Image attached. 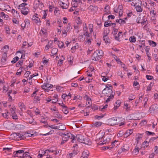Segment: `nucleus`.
I'll use <instances>...</instances> for the list:
<instances>
[{
	"mask_svg": "<svg viewBox=\"0 0 158 158\" xmlns=\"http://www.w3.org/2000/svg\"><path fill=\"white\" fill-rule=\"evenodd\" d=\"M52 43H53V41H49L48 42V44H47L49 47H50V48H52L53 47L52 46Z\"/></svg>",
	"mask_w": 158,
	"mask_h": 158,
	"instance_id": "nucleus-62",
	"label": "nucleus"
},
{
	"mask_svg": "<svg viewBox=\"0 0 158 158\" xmlns=\"http://www.w3.org/2000/svg\"><path fill=\"white\" fill-rule=\"evenodd\" d=\"M13 22L14 23L18 24H19V22L15 18H14L12 20Z\"/></svg>",
	"mask_w": 158,
	"mask_h": 158,
	"instance_id": "nucleus-61",
	"label": "nucleus"
},
{
	"mask_svg": "<svg viewBox=\"0 0 158 158\" xmlns=\"http://www.w3.org/2000/svg\"><path fill=\"white\" fill-rule=\"evenodd\" d=\"M21 11L22 14L24 15H27L28 12L29 11V10L28 8L23 7L21 8Z\"/></svg>",
	"mask_w": 158,
	"mask_h": 158,
	"instance_id": "nucleus-15",
	"label": "nucleus"
},
{
	"mask_svg": "<svg viewBox=\"0 0 158 158\" xmlns=\"http://www.w3.org/2000/svg\"><path fill=\"white\" fill-rule=\"evenodd\" d=\"M62 111L64 112V113L65 114H67L69 112V111L68 110L67 107L63 108L62 109Z\"/></svg>",
	"mask_w": 158,
	"mask_h": 158,
	"instance_id": "nucleus-59",
	"label": "nucleus"
},
{
	"mask_svg": "<svg viewBox=\"0 0 158 158\" xmlns=\"http://www.w3.org/2000/svg\"><path fill=\"white\" fill-rule=\"evenodd\" d=\"M133 132L132 129L128 130L126 131L124 134V136L126 137H127Z\"/></svg>",
	"mask_w": 158,
	"mask_h": 158,
	"instance_id": "nucleus-22",
	"label": "nucleus"
},
{
	"mask_svg": "<svg viewBox=\"0 0 158 158\" xmlns=\"http://www.w3.org/2000/svg\"><path fill=\"white\" fill-rule=\"evenodd\" d=\"M24 151L23 150H19L14 152V157H18L20 158H22L23 153L24 152Z\"/></svg>",
	"mask_w": 158,
	"mask_h": 158,
	"instance_id": "nucleus-11",
	"label": "nucleus"
},
{
	"mask_svg": "<svg viewBox=\"0 0 158 158\" xmlns=\"http://www.w3.org/2000/svg\"><path fill=\"white\" fill-rule=\"evenodd\" d=\"M33 19L34 20V22L36 23L41 22L40 19L38 17H37V18L36 19Z\"/></svg>",
	"mask_w": 158,
	"mask_h": 158,
	"instance_id": "nucleus-56",
	"label": "nucleus"
},
{
	"mask_svg": "<svg viewBox=\"0 0 158 158\" xmlns=\"http://www.w3.org/2000/svg\"><path fill=\"white\" fill-rule=\"evenodd\" d=\"M77 23L79 24H81L82 23V21L80 20V18L78 17L77 19Z\"/></svg>",
	"mask_w": 158,
	"mask_h": 158,
	"instance_id": "nucleus-63",
	"label": "nucleus"
},
{
	"mask_svg": "<svg viewBox=\"0 0 158 158\" xmlns=\"http://www.w3.org/2000/svg\"><path fill=\"white\" fill-rule=\"evenodd\" d=\"M54 114L56 117L58 118H61L62 116L61 115L58 113V111L56 112Z\"/></svg>",
	"mask_w": 158,
	"mask_h": 158,
	"instance_id": "nucleus-52",
	"label": "nucleus"
},
{
	"mask_svg": "<svg viewBox=\"0 0 158 158\" xmlns=\"http://www.w3.org/2000/svg\"><path fill=\"white\" fill-rule=\"evenodd\" d=\"M53 87V85L49 83L44 84L43 85H42V88L44 90L48 92V90L52 88Z\"/></svg>",
	"mask_w": 158,
	"mask_h": 158,
	"instance_id": "nucleus-12",
	"label": "nucleus"
},
{
	"mask_svg": "<svg viewBox=\"0 0 158 158\" xmlns=\"http://www.w3.org/2000/svg\"><path fill=\"white\" fill-rule=\"evenodd\" d=\"M39 75L38 73H35L34 74H33L32 75H31L29 77V80H30L32 79L33 77H34L38 76Z\"/></svg>",
	"mask_w": 158,
	"mask_h": 158,
	"instance_id": "nucleus-51",
	"label": "nucleus"
},
{
	"mask_svg": "<svg viewBox=\"0 0 158 158\" xmlns=\"http://www.w3.org/2000/svg\"><path fill=\"white\" fill-rule=\"evenodd\" d=\"M102 92L105 96L108 97L106 100V103L109 102L114 98V93L113 92L111 89L106 88L103 90Z\"/></svg>",
	"mask_w": 158,
	"mask_h": 158,
	"instance_id": "nucleus-1",
	"label": "nucleus"
},
{
	"mask_svg": "<svg viewBox=\"0 0 158 158\" xmlns=\"http://www.w3.org/2000/svg\"><path fill=\"white\" fill-rule=\"evenodd\" d=\"M107 106H108V105H106L104 106H101L100 107V109L101 111H104V110L106 108H107Z\"/></svg>",
	"mask_w": 158,
	"mask_h": 158,
	"instance_id": "nucleus-53",
	"label": "nucleus"
},
{
	"mask_svg": "<svg viewBox=\"0 0 158 158\" xmlns=\"http://www.w3.org/2000/svg\"><path fill=\"white\" fill-rule=\"evenodd\" d=\"M48 127L54 129H58V126H54L52 125H49L48 126Z\"/></svg>",
	"mask_w": 158,
	"mask_h": 158,
	"instance_id": "nucleus-54",
	"label": "nucleus"
},
{
	"mask_svg": "<svg viewBox=\"0 0 158 158\" xmlns=\"http://www.w3.org/2000/svg\"><path fill=\"white\" fill-rule=\"evenodd\" d=\"M76 139L77 141L83 143L84 139L85 137L81 135H76Z\"/></svg>",
	"mask_w": 158,
	"mask_h": 158,
	"instance_id": "nucleus-14",
	"label": "nucleus"
},
{
	"mask_svg": "<svg viewBox=\"0 0 158 158\" xmlns=\"http://www.w3.org/2000/svg\"><path fill=\"white\" fill-rule=\"evenodd\" d=\"M15 109L16 108L15 107H13L10 109V112L11 113V115L16 113L15 111Z\"/></svg>",
	"mask_w": 158,
	"mask_h": 158,
	"instance_id": "nucleus-46",
	"label": "nucleus"
},
{
	"mask_svg": "<svg viewBox=\"0 0 158 158\" xmlns=\"http://www.w3.org/2000/svg\"><path fill=\"white\" fill-rule=\"evenodd\" d=\"M14 135L15 136H18V138H19L20 139H24V136L23 135L19 133H15Z\"/></svg>",
	"mask_w": 158,
	"mask_h": 158,
	"instance_id": "nucleus-32",
	"label": "nucleus"
},
{
	"mask_svg": "<svg viewBox=\"0 0 158 158\" xmlns=\"http://www.w3.org/2000/svg\"><path fill=\"white\" fill-rule=\"evenodd\" d=\"M63 138L65 139H67V141L69 139H72L71 141L72 143H74L76 141V137L73 134H71L70 132L68 133L63 134Z\"/></svg>",
	"mask_w": 158,
	"mask_h": 158,
	"instance_id": "nucleus-4",
	"label": "nucleus"
},
{
	"mask_svg": "<svg viewBox=\"0 0 158 158\" xmlns=\"http://www.w3.org/2000/svg\"><path fill=\"white\" fill-rule=\"evenodd\" d=\"M142 2L139 0H135L132 2V6H135V9L137 12H141L143 10V9L141 7Z\"/></svg>",
	"mask_w": 158,
	"mask_h": 158,
	"instance_id": "nucleus-3",
	"label": "nucleus"
},
{
	"mask_svg": "<svg viewBox=\"0 0 158 158\" xmlns=\"http://www.w3.org/2000/svg\"><path fill=\"white\" fill-rule=\"evenodd\" d=\"M126 119L128 120H135L139 119V117L137 113L131 114L126 117Z\"/></svg>",
	"mask_w": 158,
	"mask_h": 158,
	"instance_id": "nucleus-6",
	"label": "nucleus"
},
{
	"mask_svg": "<svg viewBox=\"0 0 158 158\" xmlns=\"http://www.w3.org/2000/svg\"><path fill=\"white\" fill-rule=\"evenodd\" d=\"M7 59L2 58L1 60V62L2 64H5L6 63Z\"/></svg>",
	"mask_w": 158,
	"mask_h": 158,
	"instance_id": "nucleus-50",
	"label": "nucleus"
},
{
	"mask_svg": "<svg viewBox=\"0 0 158 158\" xmlns=\"http://www.w3.org/2000/svg\"><path fill=\"white\" fill-rule=\"evenodd\" d=\"M27 42L25 41H24L22 44V46L21 48H22L23 49L25 48V47L27 45Z\"/></svg>",
	"mask_w": 158,
	"mask_h": 158,
	"instance_id": "nucleus-64",
	"label": "nucleus"
},
{
	"mask_svg": "<svg viewBox=\"0 0 158 158\" xmlns=\"http://www.w3.org/2000/svg\"><path fill=\"white\" fill-rule=\"evenodd\" d=\"M9 49V46L7 45H5L3 48L2 49V51L4 52H7Z\"/></svg>",
	"mask_w": 158,
	"mask_h": 158,
	"instance_id": "nucleus-30",
	"label": "nucleus"
},
{
	"mask_svg": "<svg viewBox=\"0 0 158 158\" xmlns=\"http://www.w3.org/2000/svg\"><path fill=\"white\" fill-rule=\"evenodd\" d=\"M103 137L102 135L100 136H99V135L97 136L96 141L98 145H100V143L102 142V140H103Z\"/></svg>",
	"mask_w": 158,
	"mask_h": 158,
	"instance_id": "nucleus-16",
	"label": "nucleus"
},
{
	"mask_svg": "<svg viewBox=\"0 0 158 158\" xmlns=\"http://www.w3.org/2000/svg\"><path fill=\"white\" fill-rule=\"evenodd\" d=\"M9 114L8 112H7V113H3L2 114V115L3 116V117L6 118H8V114Z\"/></svg>",
	"mask_w": 158,
	"mask_h": 158,
	"instance_id": "nucleus-57",
	"label": "nucleus"
},
{
	"mask_svg": "<svg viewBox=\"0 0 158 158\" xmlns=\"http://www.w3.org/2000/svg\"><path fill=\"white\" fill-rule=\"evenodd\" d=\"M148 43L150 45L152 46L153 47H155L156 45V43L152 41V40H149Z\"/></svg>",
	"mask_w": 158,
	"mask_h": 158,
	"instance_id": "nucleus-38",
	"label": "nucleus"
},
{
	"mask_svg": "<svg viewBox=\"0 0 158 158\" xmlns=\"http://www.w3.org/2000/svg\"><path fill=\"white\" fill-rule=\"evenodd\" d=\"M105 137H104L103 138V141H102V142L100 143V145L104 144H105L106 143H108L109 142V139H105Z\"/></svg>",
	"mask_w": 158,
	"mask_h": 158,
	"instance_id": "nucleus-37",
	"label": "nucleus"
},
{
	"mask_svg": "<svg viewBox=\"0 0 158 158\" xmlns=\"http://www.w3.org/2000/svg\"><path fill=\"white\" fill-rule=\"evenodd\" d=\"M55 148L52 147V148H50L48 149L47 151H48V153H50V152L53 153H54V152H55Z\"/></svg>",
	"mask_w": 158,
	"mask_h": 158,
	"instance_id": "nucleus-44",
	"label": "nucleus"
},
{
	"mask_svg": "<svg viewBox=\"0 0 158 158\" xmlns=\"http://www.w3.org/2000/svg\"><path fill=\"white\" fill-rule=\"evenodd\" d=\"M121 102L120 100H117L115 102L114 108V110L117 109L120 105Z\"/></svg>",
	"mask_w": 158,
	"mask_h": 158,
	"instance_id": "nucleus-25",
	"label": "nucleus"
},
{
	"mask_svg": "<svg viewBox=\"0 0 158 158\" xmlns=\"http://www.w3.org/2000/svg\"><path fill=\"white\" fill-rule=\"evenodd\" d=\"M107 33H104V35H103V40L105 41V42L106 43H110V39L107 36Z\"/></svg>",
	"mask_w": 158,
	"mask_h": 158,
	"instance_id": "nucleus-17",
	"label": "nucleus"
},
{
	"mask_svg": "<svg viewBox=\"0 0 158 158\" xmlns=\"http://www.w3.org/2000/svg\"><path fill=\"white\" fill-rule=\"evenodd\" d=\"M19 59V58L16 56L15 57L13 60L11 61L12 63L14 64Z\"/></svg>",
	"mask_w": 158,
	"mask_h": 158,
	"instance_id": "nucleus-45",
	"label": "nucleus"
},
{
	"mask_svg": "<svg viewBox=\"0 0 158 158\" xmlns=\"http://www.w3.org/2000/svg\"><path fill=\"white\" fill-rule=\"evenodd\" d=\"M139 148H137L133 150L132 152V154L134 155H137L139 153Z\"/></svg>",
	"mask_w": 158,
	"mask_h": 158,
	"instance_id": "nucleus-33",
	"label": "nucleus"
},
{
	"mask_svg": "<svg viewBox=\"0 0 158 158\" xmlns=\"http://www.w3.org/2000/svg\"><path fill=\"white\" fill-rule=\"evenodd\" d=\"M27 5V4L25 3H23L20 5H19L18 6V9H21V8L25 7V6Z\"/></svg>",
	"mask_w": 158,
	"mask_h": 158,
	"instance_id": "nucleus-42",
	"label": "nucleus"
},
{
	"mask_svg": "<svg viewBox=\"0 0 158 158\" xmlns=\"http://www.w3.org/2000/svg\"><path fill=\"white\" fill-rule=\"evenodd\" d=\"M63 1H59L58 3L63 9H67L69 6L68 0H63Z\"/></svg>",
	"mask_w": 158,
	"mask_h": 158,
	"instance_id": "nucleus-8",
	"label": "nucleus"
},
{
	"mask_svg": "<svg viewBox=\"0 0 158 158\" xmlns=\"http://www.w3.org/2000/svg\"><path fill=\"white\" fill-rule=\"evenodd\" d=\"M143 134H138L136 135V140L137 141V143H138L139 141L141 139L142 137L143 136Z\"/></svg>",
	"mask_w": 158,
	"mask_h": 158,
	"instance_id": "nucleus-27",
	"label": "nucleus"
},
{
	"mask_svg": "<svg viewBox=\"0 0 158 158\" xmlns=\"http://www.w3.org/2000/svg\"><path fill=\"white\" fill-rule=\"evenodd\" d=\"M122 32H119L118 34L117 35H116L114 36V38L115 40L119 41V40L120 38V36L122 35Z\"/></svg>",
	"mask_w": 158,
	"mask_h": 158,
	"instance_id": "nucleus-31",
	"label": "nucleus"
},
{
	"mask_svg": "<svg viewBox=\"0 0 158 158\" xmlns=\"http://www.w3.org/2000/svg\"><path fill=\"white\" fill-rule=\"evenodd\" d=\"M11 12L13 15V16L14 17L17 18L18 16H19L18 11L16 10H15V9H12Z\"/></svg>",
	"mask_w": 158,
	"mask_h": 158,
	"instance_id": "nucleus-26",
	"label": "nucleus"
},
{
	"mask_svg": "<svg viewBox=\"0 0 158 158\" xmlns=\"http://www.w3.org/2000/svg\"><path fill=\"white\" fill-rule=\"evenodd\" d=\"M102 124V123L101 122H96L94 123L93 125L94 127H98L101 126Z\"/></svg>",
	"mask_w": 158,
	"mask_h": 158,
	"instance_id": "nucleus-29",
	"label": "nucleus"
},
{
	"mask_svg": "<svg viewBox=\"0 0 158 158\" xmlns=\"http://www.w3.org/2000/svg\"><path fill=\"white\" fill-rule=\"evenodd\" d=\"M18 105L21 111H23V110H26V106H25L23 102H19L18 103Z\"/></svg>",
	"mask_w": 158,
	"mask_h": 158,
	"instance_id": "nucleus-21",
	"label": "nucleus"
},
{
	"mask_svg": "<svg viewBox=\"0 0 158 158\" xmlns=\"http://www.w3.org/2000/svg\"><path fill=\"white\" fill-rule=\"evenodd\" d=\"M82 99L81 96L80 95H77V96H75L73 98V100H81Z\"/></svg>",
	"mask_w": 158,
	"mask_h": 158,
	"instance_id": "nucleus-40",
	"label": "nucleus"
},
{
	"mask_svg": "<svg viewBox=\"0 0 158 158\" xmlns=\"http://www.w3.org/2000/svg\"><path fill=\"white\" fill-rule=\"evenodd\" d=\"M103 54V53L102 50H97L93 53L92 56V59L95 61L98 60L102 57Z\"/></svg>",
	"mask_w": 158,
	"mask_h": 158,
	"instance_id": "nucleus-2",
	"label": "nucleus"
},
{
	"mask_svg": "<svg viewBox=\"0 0 158 158\" xmlns=\"http://www.w3.org/2000/svg\"><path fill=\"white\" fill-rule=\"evenodd\" d=\"M147 21L146 18L144 17L139 16L137 18L136 20V22L137 23H141L143 25L146 24V22Z\"/></svg>",
	"mask_w": 158,
	"mask_h": 158,
	"instance_id": "nucleus-9",
	"label": "nucleus"
},
{
	"mask_svg": "<svg viewBox=\"0 0 158 158\" xmlns=\"http://www.w3.org/2000/svg\"><path fill=\"white\" fill-rule=\"evenodd\" d=\"M24 137H33L34 135V134L32 133L31 131H28L24 134Z\"/></svg>",
	"mask_w": 158,
	"mask_h": 158,
	"instance_id": "nucleus-20",
	"label": "nucleus"
},
{
	"mask_svg": "<svg viewBox=\"0 0 158 158\" xmlns=\"http://www.w3.org/2000/svg\"><path fill=\"white\" fill-rule=\"evenodd\" d=\"M135 96L134 95L132 94L130 96V98H129V101H132V100L135 99Z\"/></svg>",
	"mask_w": 158,
	"mask_h": 158,
	"instance_id": "nucleus-58",
	"label": "nucleus"
},
{
	"mask_svg": "<svg viewBox=\"0 0 158 158\" xmlns=\"http://www.w3.org/2000/svg\"><path fill=\"white\" fill-rule=\"evenodd\" d=\"M53 132H54V131L53 130H51V131H50V132L47 133L46 134H42L41 135H42L43 136H46L47 135H50L51 134H52Z\"/></svg>",
	"mask_w": 158,
	"mask_h": 158,
	"instance_id": "nucleus-55",
	"label": "nucleus"
},
{
	"mask_svg": "<svg viewBox=\"0 0 158 158\" xmlns=\"http://www.w3.org/2000/svg\"><path fill=\"white\" fill-rule=\"evenodd\" d=\"M43 5L42 2H41L40 1L38 0L35 2V4L34 5V7L35 8H39L40 9L42 7Z\"/></svg>",
	"mask_w": 158,
	"mask_h": 158,
	"instance_id": "nucleus-13",
	"label": "nucleus"
},
{
	"mask_svg": "<svg viewBox=\"0 0 158 158\" xmlns=\"http://www.w3.org/2000/svg\"><path fill=\"white\" fill-rule=\"evenodd\" d=\"M1 16L2 17H4V18L8 19L9 18V16L8 15H6L5 13L2 12L0 13Z\"/></svg>",
	"mask_w": 158,
	"mask_h": 158,
	"instance_id": "nucleus-43",
	"label": "nucleus"
},
{
	"mask_svg": "<svg viewBox=\"0 0 158 158\" xmlns=\"http://www.w3.org/2000/svg\"><path fill=\"white\" fill-rule=\"evenodd\" d=\"M114 25V27H115V26L116 24L114 23H106V22H105V23L104 24V26L105 27H108V26H112L113 25Z\"/></svg>",
	"mask_w": 158,
	"mask_h": 158,
	"instance_id": "nucleus-41",
	"label": "nucleus"
},
{
	"mask_svg": "<svg viewBox=\"0 0 158 158\" xmlns=\"http://www.w3.org/2000/svg\"><path fill=\"white\" fill-rule=\"evenodd\" d=\"M118 118L117 117L110 118L107 120V122L108 125L110 126L115 125L118 124Z\"/></svg>",
	"mask_w": 158,
	"mask_h": 158,
	"instance_id": "nucleus-5",
	"label": "nucleus"
},
{
	"mask_svg": "<svg viewBox=\"0 0 158 158\" xmlns=\"http://www.w3.org/2000/svg\"><path fill=\"white\" fill-rule=\"evenodd\" d=\"M40 100V98L39 97H35L34 99V102L37 103Z\"/></svg>",
	"mask_w": 158,
	"mask_h": 158,
	"instance_id": "nucleus-48",
	"label": "nucleus"
},
{
	"mask_svg": "<svg viewBox=\"0 0 158 158\" xmlns=\"http://www.w3.org/2000/svg\"><path fill=\"white\" fill-rule=\"evenodd\" d=\"M24 23L26 26H27V27H28V26H29L30 23L29 20H25L24 22Z\"/></svg>",
	"mask_w": 158,
	"mask_h": 158,
	"instance_id": "nucleus-60",
	"label": "nucleus"
},
{
	"mask_svg": "<svg viewBox=\"0 0 158 158\" xmlns=\"http://www.w3.org/2000/svg\"><path fill=\"white\" fill-rule=\"evenodd\" d=\"M89 10L92 12H95L98 10V8L97 6H95L90 5L88 8Z\"/></svg>",
	"mask_w": 158,
	"mask_h": 158,
	"instance_id": "nucleus-19",
	"label": "nucleus"
},
{
	"mask_svg": "<svg viewBox=\"0 0 158 158\" xmlns=\"http://www.w3.org/2000/svg\"><path fill=\"white\" fill-rule=\"evenodd\" d=\"M129 149L128 144H124L122 148V151L123 152H126Z\"/></svg>",
	"mask_w": 158,
	"mask_h": 158,
	"instance_id": "nucleus-23",
	"label": "nucleus"
},
{
	"mask_svg": "<svg viewBox=\"0 0 158 158\" xmlns=\"http://www.w3.org/2000/svg\"><path fill=\"white\" fill-rule=\"evenodd\" d=\"M129 40L131 43H135L136 41V38L135 36H132L129 38Z\"/></svg>",
	"mask_w": 158,
	"mask_h": 158,
	"instance_id": "nucleus-36",
	"label": "nucleus"
},
{
	"mask_svg": "<svg viewBox=\"0 0 158 158\" xmlns=\"http://www.w3.org/2000/svg\"><path fill=\"white\" fill-rule=\"evenodd\" d=\"M58 52V50L57 48H54L52 49L51 52V55L54 56L57 54Z\"/></svg>",
	"mask_w": 158,
	"mask_h": 158,
	"instance_id": "nucleus-35",
	"label": "nucleus"
},
{
	"mask_svg": "<svg viewBox=\"0 0 158 158\" xmlns=\"http://www.w3.org/2000/svg\"><path fill=\"white\" fill-rule=\"evenodd\" d=\"M150 113H158V106L156 104L153 105L151 106L149 109Z\"/></svg>",
	"mask_w": 158,
	"mask_h": 158,
	"instance_id": "nucleus-10",
	"label": "nucleus"
},
{
	"mask_svg": "<svg viewBox=\"0 0 158 158\" xmlns=\"http://www.w3.org/2000/svg\"><path fill=\"white\" fill-rule=\"evenodd\" d=\"M89 28L90 33L93 31V26L92 24H89Z\"/></svg>",
	"mask_w": 158,
	"mask_h": 158,
	"instance_id": "nucleus-49",
	"label": "nucleus"
},
{
	"mask_svg": "<svg viewBox=\"0 0 158 158\" xmlns=\"http://www.w3.org/2000/svg\"><path fill=\"white\" fill-rule=\"evenodd\" d=\"M66 129V127L64 125H61L58 127V129H57L60 130H64Z\"/></svg>",
	"mask_w": 158,
	"mask_h": 158,
	"instance_id": "nucleus-39",
	"label": "nucleus"
},
{
	"mask_svg": "<svg viewBox=\"0 0 158 158\" xmlns=\"http://www.w3.org/2000/svg\"><path fill=\"white\" fill-rule=\"evenodd\" d=\"M67 31H69L71 29H72V27L70 23H68L65 27H64V28Z\"/></svg>",
	"mask_w": 158,
	"mask_h": 158,
	"instance_id": "nucleus-34",
	"label": "nucleus"
},
{
	"mask_svg": "<svg viewBox=\"0 0 158 158\" xmlns=\"http://www.w3.org/2000/svg\"><path fill=\"white\" fill-rule=\"evenodd\" d=\"M83 143L88 145H91V142L89 138H85V137Z\"/></svg>",
	"mask_w": 158,
	"mask_h": 158,
	"instance_id": "nucleus-24",
	"label": "nucleus"
},
{
	"mask_svg": "<svg viewBox=\"0 0 158 158\" xmlns=\"http://www.w3.org/2000/svg\"><path fill=\"white\" fill-rule=\"evenodd\" d=\"M114 11L115 13H118L119 17L121 16L123 13L122 5H119L118 7H115L114 8Z\"/></svg>",
	"mask_w": 158,
	"mask_h": 158,
	"instance_id": "nucleus-7",
	"label": "nucleus"
},
{
	"mask_svg": "<svg viewBox=\"0 0 158 158\" xmlns=\"http://www.w3.org/2000/svg\"><path fill=\"white\" fill-rule=\"evenodd\" d=\"M118 31V29H116L115 28H114L113 29V31H112V33L114 35V36H115Z\"/></svg>",
	"mask_w": 158,
	"mask_h": 158,
	"instance_id": "nucleus-47",
	"label": "nucleus"
},
{
	"mask_svg": "<svg viewBox=\"0 0 158 158\" xmlns=\"http://www.w3.org/2000/svg\"><path fill=\"white\" fill-rule=\"evenodd\" d=\"M71 4L73 7L76 8L77 7L78 5L77 1L76 0H72Z\"/></svg>",
	"mask_w": 158,
	"mask_h": 158,
	"instance_id": "nucleus-28",
	"label": "nucleus"
},
{
	"mask_svg": "<svg viewBox=\"0 0 158 158\" xmlns=\"http://www.w3.org/2000/svg\"><path fill=\"white\" fill-rule=\"evenodd\" d=\"M89 155V152L87 150H85L82 153L81 158H88Z\"/></svg>",
	"mask_w": 158,
	"mask_h": 158,
	"instance_id": "nucleus-18",
	"label": "nucleus"
}]
</instances>
